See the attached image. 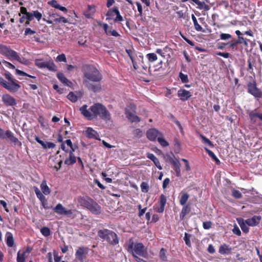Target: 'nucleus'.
<instances>
[{"mask_svg":"<svg viewBox=\"0 0 262 262\" xmlns=\"http://www.w3.org/2000/svg\"><path fill=\"white\" fill-rule=\"evenodd\" d=\"M125 115L126 118L132 122H139L141 120L138 116L127 110L125 111Z\"/></svg>","mask_w":262,"mask_h":262,"instance_id":"2f4dec72","label":"nucleus"},{"mask_svg":"<svg viewBox=\"0 0 262 262\" xmlns=\"http://www.w3.org/2000/svg\"><path fill=\"white\" fill-rule=\"evenodd\" d=\"M61 148L64 151V155L67 157L68 152H74L78 148V146L76 144L73 145L70 139H67L64 143L61 144Z\"/></svg>","mask_w":262,"mask_h":262,"instance_id":"ddd939ff","label":"nucleus"},{"mask_svg":"<svg viewBox=\"0 0 262 262\" xmlns=\"http://www.w3.org/2000/svg\"><path fill=\"white\" fill-rule=\"evenodd\" d=\"M194 3L198 5V8L200 9L208 10L210 9V7L206 4L204 2H201L199 0H194Z\"/></svg>","mask_w":262,"mask_h":262,"instance_id":"58836bf2","label":"nucleus"},{"mask_svg":"<svg viewBox=\"0 0 262 262\" xmlns=\"http://www.w3.org/2000/svg\"><path fill=\"white\" fill-rule=\"evenodd\" d=\"M34 191L35 192V194H36L37 198L40 200L41 203H43L44 202H46V197L40 192V190L37 187L34 186Z\"/></svg>","mask_w":262,"mask_h":262,"instance_id":"4c0bfd02","label":"nucleus"},{"mask_svg":"<svg viewBox=\"0 0 262 262\" xmlns=\"http://www.w3.org/2000/svg\"><path fill=\"white\" fill-rule=\"evenodd\" d=\"M40 189L42 192V193L45 195H48L50 193L51 190L49 187L47 185V182L46 180H43L42 181L40 184Z\"/></svg>","mask_w":262,"mask_h":262,"instance_id":"c9c22d12","label":"nucleus"},{"mask_svg":"<svg viewBox=\"0 0 262 262\" xmlns=\"http://www.w3.org/2000/svg\"><path fill=\"white\" fill-rule=\"evenodd\" d=\"M232 36L230 34L221 33L220 35V38L222 40H226L230 39Z\"/></svg>","mask_w":262,"mask_h":262,"instance_id":"052dcab7","label":"nucleus"},{"mask_svg":"<svg viewBox=\"0 0 262 262\" xmlns=\"http://www.w3.org/2000/svg\"><path fill=\"white\" fill-rule=\"evenodd\" d=\"M212 223L210 221L205 222L203 223V227L205 229H209L211 227Z\"/></svg>","mask_w":262,"mask_h":262,"instance_id":"774afa93","label":"nucleus"},{"mask_svg":"<svg viewBox=\"0 0 262 262\" xmlns=\"http://www.w3.org/2000/svg\"><path fill=\"white\" fill-rule=\"evenodd\" d=\"M53 210L54 212L59 215H64L68 217H71L73 213V210L67 209L60 203L57 204V205L53 208Z\"/></svg>","mask_w":262,"mask_h":262,"instance_id":"4468645a","label":"nucleus"},{"mask_svg":"<svg viewBox=\"0 0 262 262\" xmlns=\"http://www.w3.org/2000/svg\"><path fill=\"white\" fill-rule=\"evenodd\" d=\"M20 13L18 14L19 16H21V14L24 15H27V18H31V17H35L38 21L42 18V14L37 10L33 11L32 12L27 11L26 7H21L20 8Z\"/></svg>","mask_w":262,"mask_h":262,"instance_id":"f8f14e48","label":"nucleus"},{"mask_svg":"<svg viewBox=\"0 0 262 262\" xmlns=\"http://www.w3.org/2000/svg\"><path fill=\"white\" fill-rule=\"evenodd\" d=\"M57 77L62 83L66 85L70 86L72 84V82L66 77L62 73H57Z\"/></svg>","mask_w":262,"mask_h":262,"instance_id":"f704fd0d","label":"nucleus"},{"mask_svg":"<svg viewBox=\"0 0 262 262\" xmlns=\"http://www.w3.org/2000/svg\"><path fill=\"white\" fill-rule=\"evenodd\" d=\"M181 194L179 200L180 204L181 205H185L189 198V194L186 192H181Z\"/></svg>","mask_w":262,"mask_h":262,"instance_id":"e433bc0d","label":"nucleus"},{"mask_svg":"<svg viewBox=\"0 0 262 262\" xmlns=\"http://www.w3.org/2000/svg\"><path fill=\"white\" fill-rule=\"evenodd\" d=\"M89 251V248L84 247H79L75 253V258L79 262H83L86 259Z\"/></svg>","mask_w":262,"mask_h":262,"instance_id":"2eb2a0df","label":"nucleus"},{"mask_svg":"<svg viewBox=\"0 0 262 262\" xmlns=\"http://www.w3.org/2000/svg\"><path fill=\"white\" fill-rule=\"evenodd\" d=\"M127 251L131 253L134 257L135 256H145L144 246L141 243L134 244L133 238H130L125 244Z\"/></svg>","mask_w":262,"mask_h":262,"instance_id":"20e7f679","label":"nucleus"},{"mask_svg":"<svg viewBox=\"0 0 262 262\" xmlns=\"http://www.w3.org/2000/svg\"><path fill=\"white\" fill-rule=\"evenodd\" d=\"M232 248L228 245L223 244L219 249V252L222 255H228L231 253Z\"/></svg>","mask_w":262,"mask_h":262,"instance_id":"bb28decb","label":"nucleus"},{"mask_svg":"<svg viewBox=\"0 0 262 262\" xmlns=\"http://www.w3.org/2000/svg\"><path fill=\"white\" fill-rule=\"evenodd\" d=\"M183 207L182 209L181 212L180 214V219L182 220H184L185 216L189 214L191 211V208L189 204L183 205Z\"/></svg>","mask_w":262,"mask_h":262,"instance_id":"7c9ffc66","label":"nucleus"},{"mask_svg":"<svg viewBox=\"0 0 262 262\" xmlns=\"http://www.w3.org/2000/svg\"><path fill=\"white\" fill-rule=\"evenodd\" d=\"M0 84L10 92L13 93L16 92L20 88L19 84L13 82L9 83L1 77H0Z\"/></svg>","mask_w":262,"mask_h":262,"instance_id":"9d476101","label":"nucleus"},{"mask_svg":"<svg viewBox=\"0 0 262 262\" xmlns=\"http://www.w3.org/2000/svg\"><path fill=\"white\" fill-rule=\"evenodd\" d=\"M199 136L201 138L203 143L208 145L211 147H214L213 143L203 135L200 134Z\"/></svg>","mask_w":262,"mask_h":262,"instance_id":"c03bdc74","label":"nucleus"},{"mask_svg":"<svg viewBox=\"0 0 262 262\" xmlns=\"http://www.w3.org/2000/svg\"><path fill=\"white\" fill-rule=\"evenodd\" d=\"M167 202L166 196L162 194L159 198L158 202L159 206L155 208V210L158 213H163L165 209V206Z\"/></svg>","mask_w":262,"mask_h":262,"instance_id":"a211bd4d","label":"nucleus"},{"mask_svg":"<svg viewBox=\"0 0 262 262\" xmlns=\"http://www.w3.org/2000/svg\"><path fill=\"white\" fill-rule=\"evenodd\" d=\"M169 161L171 164L173 166L174 170L176 173L177 177H180L181 176V164L178 160H174L172 158H170Z\"/></svg>","mask_w":262,"mask_h":262,"instance_id":"a878e982","label":"nucleus"},{"mask_svg":"<svg viewBox=\"0 0 262 262\" xmlns=\"http://www.w3.org/2000/svg\"><path fill=\"white\" fill-rule=\"evenodd\" d=\"M146 157L147 158L149 159L154 162L155 165L159 169H162V167L160 164L159 159L153 154L147 153L146 155Z\"/></svg>","mask_w":262,"mask_h":262,"instance_id":"c756f323","label":"nucleus"},{"mask_svg":"<svg viewBox=\"0 0 262 262\" xmlns=\"http://www.w3.org/2000/svg\"><path fill=\"white\" fill-rule=\"evenodd\" d=\"M78 204L90 210L93 214L98 215L101 213V207L89 196H79L77 198Z\"/></svg>","mask_w":262,"mask_h":262,"instance_id":"f03ea898","label":"nucleus"},{"mask_svg":"<svg viewBox=\"0 0 262 262\" xmlns=\"http://www.w3.org/2000/svg\"><path fill=\"white\" fill-rule=\"evenodd\" d=\"M50 18L51 19H46L43 18V20L49 24H53V23H67L68 19L63 16H60L57 13H52L50 14Z\"/></svg>","mask_w":262,"mask_h":262,"instance_id":"9b49d317","label":"nucleus"},{"mask_svg":"<svg viewBox=\"0 0 262 262\" xmlns=\"http://www.w3.org/2000/svg\"><path fill=\"white\" fill-rule=\"evenodd\" d=\"M191 18H192V21L193 22L195 29L197 31H199V32L203 31L204 32V31L203 30L202 27L198 24L197 19H196V17H195V16L194 15V14H192Z\"/></svg>","mask_w":262,"mask_h":262,"instance_id":"37998d69","label":"nucleus"},{"mask_svg":"<svg viewBox=\"0 0 262 262\" xmlns=\"http://www.w3.org/2000/svg\"><path fill=\"white\" fill-rule=\"evenodd\" d=\"M48 4L56 9H57L59 5V4L57 3V2L56 0H52L49 1L48 2Z\"/></svg>","mask_w":262,"mask_h":262,"instance_id":"e2e57ef3","label":"nucleus"},{"mask_svg":"<svg viewBox=\"0 0 262 262\" xmlns=\"http://www.w3.org/2000/svg\"><path fill=\"white\" fill-rule=\"evenodd\" d=\"M261 216L259 215H254L251 218L245 220L246 223L249 226H255L257 225L261 220Z\"/></svg>","mask_w":262,"mask_h":262,"instance_id":"5701e85b","label":"nucleus"},{"mask_svg":"<svg viewBox=\"0 0 262 262\" xmlns=\"http://www.w3.org/2000/svg\"><path fill=\"white\" fill-rule=\"evenodd\" d=\"M83 75V83L90 81L99 82L102 79V75L98 69L93 64H84L81 67Z\"/></svg>","mask_w":262,"mask_h":262,"instance_id":"f257e3e1","label":"nucleus"},{"mask_svg":"<svg viewBox=\"0 0 262 262\" xmlns=\"http://www.w3.org/2000/svg\"><path fill=\"white\" fill-rule=\"evenodd\" d=\"M204 149L205 151L208 153L209 157H211L215 162L216 164H220V161L211 150L207 147H205Z\"/></svg>","mask_w":262,"mask_h":262,"instance_id":"a19ab883","label":"nucleus"},{"mask_svg":"<svg viewBox=\"0 0 262 262\" xmlns=\"http://www.w3.org/2000/svg\"><path fill=\"white\" fill-rule=\"evenodd\" d=\"M177 95L183 101L188 100L189 98L192 96V93L190 91L182 89L178 91Z\"/></svg>","mask_w":262,"mask_h":262,"instance_id":"aec40b11","label":"nucleus"},{"mask_svg":"<svg viewBox=\"0 0 262 262\" xmlns=\"http://www.w3.org/2000/svg\"><path fill=\"white\" fill-rule=\"evenodd\" d=\"M98 236L102 239L106 241L111 245H116L119 243V238L117 234L112 230L107 229L98 231Z\"/></svg>","mask_w":262,"mask_h":262,"instance_id":"39448f33","label":"nucleus"},{"mask_svg":"<svg viewBox=\"0 0 262 262\" xmlns=\"http://www.w3.org/2000/svg\"><path fill=\"white\" fill-rule=\"evenodd\" d=\"M84 135L89 139H95L100 140L98 133L91 127H88L85 131Z\"/></svg>","mask_w":262,"mask_h":262,"instance_id":"412c9836","label":"nucleus"},{"mask_svg":"<svg viewBox=\"0 0 262 262\" xmlns=\"http://www.w3.org/2000/svg\"><path fill=\"white\" fill-rule=\"evenodd\" d=\"M248 116L250 122L253 124H255L258 119L259 120V113L256 109L250 111L248 113Z\"/></svg>","mask_w":262,"mask_h":262,"instance_id":"393cba45","label":"nucleus"},{"mask_svg":"<svg viewBox=\"0 0 262 262\" xmlns=\"http://www.w3.org/2000/svg\"><path fill=\"white\" fill-rule=\"evenodd\" d=\"M2 100L4 104L7 106H14L17 104L16 99L8 94L2 96Z\"/></svg>","mask_w":262,"mask_h":262,"instance_id":"f3484780","label":"nucleus"},{"mask_svg":"<svg viewBox=\"0 0 262 262\" xmlns=\"http://www.w3.org/2000/svg\"><path fill=\"white\" fill-rule=\"evenodd\" d=\"M141 190L143 192H147L149 190V186L146 182H143L140 185Z\"/></svg>","mask_w":262,"mask_h":262,"instance_id":"4d7b16f0","label":"nucleus"},{"mask_svg":"<svg viewBox=\"0 0 262 262\" xmlns=\"http://www.w3.org/2000/svg\"><path fill=\"white\" fill-rule=\"evenodd\" d=\"M108 25L107 24H104L103 25V28L107 35H110L115 37H118L120 34L115 30H108Z\"/></svg>","mask_w":262,"mask_h":262,"instance_id":"72a5a7b5","label":"nucleus"},{"mask_svg":"<svg viewBox=\"0 0 262 262\" xmlns=\"http://www.w3.org/2000/svg\"><path fill=\"white\" fill-rule=\"evenodd\" d=\"M35 140L37 142L41 145L44 149H46V143H45L43 141L41 140L38 136H35Z\"/></svg>","mask_w":262,"mask_h":262,"instance_id":"0e129e2a","label":"nucleus"},{"mask_svg":"<svg viewBox=\"0 0 262 262\" xmlns=\"http://www.w3.org/2000/svg\"><path fill=\"white\" fill-rule=\"evenodd\" d=\"M126 52L132 60L134 69L138 70L139 69V66L137 63V60L139 61H141L142 63H143V56L142 55H139V56L137 57L136 59H135L132 55L133 52L131 50L126 49Z\"/></svg>","mask_w":262,"mask_h":262,"instance_id":"dca6fc26","label":"nucleus"},{"mask_svg":"<svg viewBox=\"0 0 262 262\" xmlns=\"http://www.w3.org/2000/svg\"><path fill=\"white\" fill-rule=\"evenodd\" d=\"M5 76L7 79H8L9 81V83H16L15 82V80H14L12 76V75L9 72H7L5 73Z\"/></svg>","mask_w":262,"mask_h":262,"instance_id":"bf43d9fd","label":"nucleus"},{"mask_svg":"<svg viewBox=\"0 0 262 262\" xmlns=\"http://www.w3.org/2000/svg\"><path fill=\"white\" fill-rule=\"evenodd\" d=\"M15 73L16 74H17L18 75L23 76H27V77H29L30 78L35 79H36V77L35 76L29 75L27 73H25V72L22 71L18 69L15 70Z\"/></svg>","mask_w":262,"mask_h":262,"instance_id":"3c124183","label":"nucleus"},{"mask_svg":"<svg viewBox=\"0 0 262 262\" xmlns=\"http://www.w3.org/2000/svg\"><path fill=\"white\" fill-rule=\"evenodd\" d=\"M26 257L25 252L19 250L17 253L16 261L17 262H25Z\"/></svg>","mask_w":262,"mask_h":262,"instance_id":"79ce46f5","label":"nucleus"},{"mask_svg":"<svg viewBox=\"0 0 262 262\" xmlns=\"http://www.w3.org/2000/svg\"><path fill=\"white\" fill-rule=\"evenodd\" d=\"M80 110L82 113V114L89 120H91L94 118V116L93 113L91 111H89L87 110V105H83L80 108Z\"/></svg>","mask_w":262,"mask_h":262,"instance_id":"cd10ccee","label":"nucleus"},{"mask_svg":"<svg viewBox=\"0 0 262 262\" xmlns=\"http://www.w3.org/2000/svg\"><path fill=\"white\" fill-rule=\"evenodd\" d=\"M36 33L35 31L32 30L30 28H27L25 29V35H33Z\"/></svg>","mask_w":262,"mask_h":262,"instance_id":"338daca9","label":"nucleus"},{"mask_svg":"<svg viewBox=\"0 0 262 262\" xmlns=\"http://www.w3.org/2000/svg\"><path fill=\"white\" fill-rule=\"evenodd\" d=\"M161 135L162 134L155 128L148 129L146 133L147 138L150 141L158 140V137H160V135Z\"/></svg>","mask_w":262,"mask_h":262,"instance_id":"6ab92c4d","label":"nucleus"},{"mask_svg":"<svg viewBox=\"0 0 262 262\" xmlns=\"http://www.w3.org/2000/svg\"><path fill=\"white\" fill-rule=\"evenodd\" d=\"M83 95L81 91H76L75 93L71 92L67 96V98L72 102H76L78 98H81Z\"/></svg>","mask_w":262,"mask_h":262,"instance_id":"4be33fe9","label":"nucleus"},{"mask_svg":"<svg viewBox=\"0 0 262 262\" xmlns=\"http://www.w3.org/2000/svg\"><path fill=\"white\" fill-rule=\"evenodd\" d=\"M35 140L37 142L41 145L44 149H46V143H45L43 141L41 140L38 136H35Z\"/></svg>","mask_w":262,"mask_h":262,"instance_id":"69168bd1","label":"nucleus"},{"mask_svg":"<svg viewBox=\"0 0 262 262\" xmlns=\"http://www.w3.org/2000/svg\"><path fill=\"white\" fill-rule=\"evenodd\" d=\"M157 140L160 144L163 147H166L169 145L168 142L163 138L162 134L160 135V137H158Z\"/></svg>","mask_w":262,"mask_h":262,"instance_id":"de8ad7c7","label":"nucleus"},{"mask_svg":"<svg viewBox=\"0 0 262 262\" xmlns=\"http://www.w3.org/2000/svg\"><path fill=\"white\" fill-rule=\"evenodd\" d=\"M115 15H116L114 19L115 23H120L123 20V17L120 14L119 8L117 6H115L108 10L105 14L106 17V20H109L113 19Z\"/></svg>","mask_w":262,"mask_h":262,"instance_id":"0eeeda50","label":"nucleus"},{"mask_svg":"<svg viewBox=\"0 0 262 262\" xmlns=\"http://www.w3.org/2000/svg\"><path fill=\"white\" fill-rule=\"evenodd\" d=\"M179 76L183 83H187L189 81L188 76L187 75L184 74L182 72H180Z\"/></svg>","mask_w":262,"mask_h":262,"instance_id":"13d9d810","label":"nucleus"},{"mask_svg":"<svg viewBox=\"0 0 262 262\" xmlns=\"http://www.w3.org/2000/svg\"><path fill=\"white\" fill-rule=\"evenodd\" d=\"M232 196L236 199H239L242 198V194L239 190L233 189L232 191Z\"/></svg>","mask_w":262,"mask_h":262,"instance_id":"864d4df0","label":"nucleus"},{"mask_svg":"<svg viewBox=\"0 0 262 262\" xmlns=\"http://www.w3.org/2000/svg\"><path fill=\"white\" fill-rule=\"evenodd\" d=\"M5 236L7 246L9 247H12L14 245V238L12 233L10 232H7Z\"/></svg>","mask_w":262,"mask_h":262,"instance_id":"473e14b6","label":"nucleus"},{"mask_svg":"<svg viewBox=\"0 0 262 262\" xmlns=\"http://www.w3.org/2000/svg\"><path fill=\"white\" fill-rule=\"evenodd\" d=\"M90 110L93 113L94 118L98 116L105 121H109L111 119V115L106 107L101 103H96L91 106Z\"/></svg>","mask_w":262,"mask_h":262,"instance_id":"7ed1b4c3","label":"nucleus"},{"mask_svg":"<svg viewBox=\"0 0 262 262\" xmlns=\"http://www.w3.org/2000/svg\"><path fill=\"white\" fill-rule=\"evenodd\" d=\"M56 61L57 62H67L66 56L64 54L62 53L58 55L56 58Z\"/></svg>","mask_w":262,"mask_h":262,"instance_id":"6e6d98bb","label":"nucleus"},{"mask_svg":"<svg viewBox=\"0 0 262 262\" xmlns=\"http://www.w3.org/2000/svg\"><path fill=\"white\" fill-rule=\"evenodd\" d=\"M238 224L242 231L244 233H248L249 231V228L248 227V225L246 223L245 221L243 220L241 222H238Z\"/></svg>","mask_w":262,"mask_h":262,"instance_id":"a18cd8bd","label":"nucleus"},{"mask_svg":"<svg viewBox=\"0 0 262 262\" xmlns=\"http://www.w3.org/2000/svg\"><path fill=\"white\" fill-rule=\"evenodd\" d=\"M84 83L85 84L86 86L89 90H91L94 93L100 92L102 89L101 85L100 83L92 84L90 83L89 82L88 83Z\"/></svg>","mask_w":262,"mask_h":262,"instance_id":"c85d7f7f","label":"nucleus"},{"mask_svg":"<svg viewBox=\"0 0 262 262\" xmlns=\"http://www.w3.org/2000/svg\"><path fill=\"white\" fill-rule=\"evenodd\" d=\"M73 152H68V154H69V158H67V156L66 157L64 154L62 155L63 158H66L64 161L66 165H72L76 163L77 158L74 156Z\"/></svg>","mask_w":262,"mask_h":262,"instance_id":"b1692460","label":"nucleus"},{"mask_svg":"<svg viewBox=\"0 0 262 262\" xmlns=\"http://www.w3.org/2000/svg\"><path fill=\"white\" fill-rule=\"evenodd\" d=\"M41 233L45 236H49L51 234V231L48 227H43L40 229Z\"/></svg>","mask_w":262,"mask_h":262,"instance_id":"8fccbe9b","label":"nucleus"},{"mask_svg":"<svg viewBox=\"0 0 262 262\" xmlns=\"http://www.w3.org/2000/svg\"><path fill=\"white\" fill-rule=\"evenodd\" d=\"M0 138L8 139L11 142L14 143L15 145L19 146L21 145V143L17 138L13 136V133L9 130H7L5 132L2 128H0Z\"/></svg>","mask_w":262,"mask_h":262,"instance_id":"1a4fd4ad","label":"nucleus"},{"mask_svg":"<svg viewBox=\"0 0 262 262\" xmlns=\"http://www.w3.org/2000/svg\"><path fill=\"white\" fill-rule=\"evenodd\" d=\"M0 54L6 56L10 60H16L20 62H22L21 61V58L19 57L18 53L16 51L12 50L10 47L1 44Z\"/></svg>","mask_w":262,"mask_h":262,"instance_id":"423d86ee","label":"nucleus"},{"mask_svg":"<svg viewBox=\"0 0 262 262\" xmlns=\"http://www.w3.org/2000/svg\"><path fill=\"white\" fill-rule=\"evenodd\" d=\"M146 57L150 62H154L157 59V56L155 53H148L147 54Z\"/></svg>","mask_w":262,"mask_h":262,"instance_id":"5fc2aeb1","label":"nucleus"},{"mask_svg":"<svg viewBox=\"0 0 262 262\" xmlns=\"http://www.w3.org/2000/svg\"><path fill=\"white\" fill-rule=\"evenodd\" d=\"M166 250L164 248H162L161 249L160 253H159L160 257L161 259L164 261H166L167 260V256L166 255Z\"/></svg>","mask_w":262,"mask_h":262,"instance_id":"603ef678","label":"nucleus"},{"mask_svg":"<svg viewBox=\"0 0 262 262\" xmlns=\"http://www.w3.org/2000/svg\"><path fill=\"white\" fill-rule=\"evenodd\" d=\"M46 62L43 61L42 59H36L35 60V65L39 68H45Z\"/></svg>","mask_w":262,"mask_h":262,"instance_id":"49530a36","label":"nucleus"},{"mask_svg":"<svg viewBox=\"0 0 262 262\" xmlns=\"http://www.w3.org/2000/svg\"><path fill=\"white\" fill-rule=\"evenodd\" d=\"M247 92L257 100L262 98V91L257 88L255 81L248 83Z\"/></svg>","mask_w":262,"mask_h":262,"instance_id":"6e6552de","label":"nucleus"},{"mask_svg":"<svg viewBox=\"0 0 262 262\" xmlns=\"http://www.w3.org/2000/svg\"><path fill=\"white\" fill-rule=\"evenodd\" d=\"M133 135L136 137L140 138L142 135V132L140 129L137 128L134 130Z\"/></svg>","mask_w":262,"mask_h":262,"instance_id":"680f3d73","label":"nucleus"},{"mask_svg":"<svg viewBox=\"0 0 262 262\" xmlns=\"http://www.w3.org/2000/svg\"><path fill=\"white\" fill-rule=\"evenodd\" d=\"M45 68H47L49 70L53 72H55L57 70V68L53 61L46 62Z\"/></svg>","mask_w":262,"mask_h":262,"instance_id":"ea45409f","label":"nucleus"},{"mask_svg":"<svg viewBox=\"0 0 262 262\" xmlns=\"http://www.w3.org/2000/svg\"><path fill=\"white\" fill-rule=\"evenodd\" d=\"M191 237V234H188L186 232L185 233L184 241H185V244L189 247H190L191 246V242H190Z\"/></svg>","mask_w":262,"mask_h":262,"instance_id":"09e8293b","label":"nucleus"}]
</instances>
